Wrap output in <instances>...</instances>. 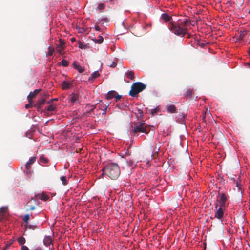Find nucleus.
<instances>
[{"label": "nucleus", "mask_w": 250, "mask_h": 250, "mask_svg": "<svg viewBox=\"0 0 250 250\" xmlns=\"http://www.w3.org/2000/svg\"><path fill=\"white\" fill-rule=\"evenodd\" d=\"M79 47L81 49H85L87 47V45L80 42L79 43Z\"/></svg>", "instance_id": "nucleus-38"}, {"label": "nucleus", "mask_w": 250, "mask_h": 250, "mask_svg": "<svg viewBox=\"0 0 250 250\" xmlns=\"http://www.w3.org/2000/svg\"><path fill=\"white\" fill-rule=\"evenodd\" d=\"M36 159V157H32L30 158L28 161L26 163L25 168L27 173L30 172L31 166L35 162Z\"/></svg>", "instance_id": "nucleus-13"}, {"label": "nucleus", "mask_w": 250, "mask_h": 250, "mask_svg": "<svg viewBox=\"0 0 250 250\" xmlns=\"http://www.w3.org/2000/svg\"><path fill=\"white\" fill-rule=\"evenodd\" d=\"M95 43H102L103 42L104 39L103 37L101 35L98 36L97 39H94V40Z\"/></svg>", "instance_id": "nucleus-29"}, {"label": "nucleus", "mask_w": 250, "mask_h": 250, "mask_svg": "<svg viewBox=\"0 0 250 250\" xmlns=\"http://www.w3.org/2000/svg\"><path fill=\"white\" fill-rule=\"evenodd\" d=\"M39 161L41 163L46 164L48 162V160L47 158L45 157L44 155H42L39 158Z\"/></svg>", "instance_id": "nucleus-28"}, {"label": "nucleus", "mask_w": 250, "mask_h": 250, "mask_svg": "<svg viewBox=\"0 0 250 250\" xmlns=\"http://www.w3.org/2000/svg\"><path fill=\"white\" fill-rule=\"evenodd\" d=\"M34 204H37V201L35 199L32 197L31 198V200L29 201L25 205V207L27 208L26 209V211H28L29 210H35L36 208Z\"/></svg>", "instance_id": "nucleus-8"}, {"label": "nucleus", "mask_w": 250, "mask_h": 250, "mask_svg": "<svg viewBox=\"0 0 250 250\" xmlns=\"http://www.w3.org/2000/svg\"><path fill=\"white\" fill-rule=\"evenodd\" d=\"M241 186V184L237 181L236 182V187L238 188L239 189H240Z\"/></svg>", "instance_id": "nucleus-49"}, {"label": "nucleus", "mask_w": 250, "mask_h": 250, "mask_svg": "<svg viewBox=\"0 0 250 250\" xmlns=\"http://www.w3.org/2000/svg\"><path fill=\"white\" fill-rule=\"evenodd\" d=\"M198 45L202 47H204L205 45V44L202 42H199Z\"/></svg>", "instance_id": "nucleus-50"}, {"label": "nucleus", "mask_w": 250, "mask_h": 250, "mask_svg": "<svg viewBox=\"0 0 250 250\" xmlns=\"http://www.w3.org/2000/svg\"><path fill=\"white\" fill-rule=\"evenodd\" d=\"M166 109L169 113H173L176 112V108L174 105L170 104L167 105Z\"/></svg>", "instance_id": "nucleus-19"}, {"label": "nucleus", "mask_w": 250, "mask_h": 250, "mask_svg": "<svg viewBox=\"0 0 250 250\" xmlns=\"http://www.w3.org/2000/svg\"><path fill=\"white\" fill-rule=\"evenodd\" d=\"M146 85L141 82H138L133 83L131 85L129 94L131 96L134 97L139 93L146 89Z\"/></svg>", "instance_id": "nucleus-4"}, {"label": "nucleus", "mask_w": 250, "mask_h": 250, "mask_svg": "<svg viewBox=\"0 0 250 250\" xmlns=\"http://www.w3.org/2000/svg\"><path fill=\"white\" fill-rule=\"evenodd\" d=\"M117 94V92L115 91H110L107 93L106 95V98L107 100H110L115 97Z\"/></svg>", "instance_id": "nucleus-22"}, {"label": "nucleus", "mask_w": 250, "mask_h": 250, "mask_svg": "<svg viewBox=\"0 0 250 250\" xmlns=\"http://www.w3.org/2000/svg\"><path fill=\"white\" fill-rule=\"evenodd\" d=\"M71 42H75V41H76V39H75V38H71Z\"/></svg>", "instance_id": "nucleus-52"}, {"label": "nucleus", "mask_w": 250, "mask_h": 250, "mask_svg": "<svg viewBox=\"0 0 250 250\" xmlns=\"http://www.w3.org/2000/svg\"><path fill=\"white\" fill-rule=\"evenodd\" d=\"M193 21H191L190 19H186L183 22L181 23V25L182 26L184 27H187V26H188L190 24L193 25L192 22H194Z\"/></svg>", "instance_id": "nucleus-16"}, {"label": "nucleus", "mask_w": 250, "mask_h": 250, "mask_svg": "<svg viewBox=\"0 0 250 250\" xmlns=\"http://www.w3.org/2000/svg\"><path fill=\"white\" fill-rule=\"evenodd\" d=\"M41 91V89H35L33 92H31L27 96V99L29 103H32V99L34 98Z\"/></svg>", "instance_id": "nucleus-12"}, {"label": "nucleus", "mask_w": 250, "mask_h": 250, "mask_svg": "<svg viewBox=\"0 0 250 250\" xmlns=\"http://www.w3.org/2000/svg\"><path fill=\"white\" fill-rule=\"evenodd\" d=\"M58 100V99L57 98H55V99H52L51 100H50V101H48L47 102V104H51L53 101H57Z\"/></svg>", "instance_id": "nucleus-46"}, {"label": "nucleus", "mask_w": 250, "mask_h": 250, "mask_svg": "<svg viewBox=\"0 0 250 250\" xmlns=\"http://www.w3.org/2000/svg\"><path fill=\"white\" fill-rule=\"evenodd\" d=\"M157 111H158V110H157L156 108L154 109H153V110H152L151 114H152V115H154L155 113H157Z\"/></svg>", "instance_id": "nucleus-48"}, {"label": "nucleus", "mask_w": 250, "mask_h": 250, "mask_svg": "<svg viewBox=\"0 0 250 250\" xmlns=\"http://www.w3.org/2000/svg\"><path fill=\"white\" fill-rule=\"evenodd\" d=\"M8 208L7 207H2L0 208V215H3V218L5 214L7 213Z\"/></svg>", "instance_id": "nucleus-26"}, {"label": "nucleus", "mask_w": 250, "mask_h": 250, "mask_svg": "<svg viewBox=\"0 0 250 250\" xmlns=\"http://www.w3.org/2000/svg\"><path fill=\"white\" fill-rule=\"evenodd\" d=\"M35 197H39V199L43 201H47L49 199L48 195L45 194L44 192H42L41 194L35 195Z\"/></svg>", "instance_id": "nucleus-20"}, {"label": "nucleus", "mask_w": 250, "mask_h": 250, "mask_svg": "<svg viewBox=\"0 0 250 250\" xmlns=\"http://www.w3.org/2000/svg\"><path fill=\"white\" fill-rule=\"evenodd\" d=\"M98 20H99V21H104L106 22H108V21H109V20L107 17H103V18H102L101 19H99Z\"/></svg>", "instance_id": "nucleus-40"}, {"label": "nucleus", "mask_w": 250, "mask_h": 250, "mask_svg": "<svg viewBox=\"0 0 250 250\" xmlns=\"http://www.w3.org/2000/svg\"><path fill=\"white\" fill-rule=\"evenodd\" d=\"M117 66V63L116 62H112L111 64L109 65V66L110 67L114 68Z\"/></svg>", "instance_id": "nucleus-44"}, {"label": "nucleus", "mask_w": 250, "mask_h": 250, "mask_svg": "<svg viewBox=\"0 0 250 250\" xmlns=\"http://www.w3.org/2000/svg\"><path fill=\"white\" fill-rule=\"evenodd\" d=\"M3 219V215H0V221H1Z\"/></svg>", "instance_id": "nucleus-54"}, {"label": "nucleus", "mask_w": 250, "mask_h": 250, "mask_svg": "<svg viewBox=\"0 0 250 250\" xmlns=\"http://www.w3.org/2000/svg\"><path fill=\"white\" fill-rule=\"evenodd\" d=\"M108 106H109V104L106 105V104H104L103 103H100L99 104L98 107L100 110L103 111V114H104L106 113V110H107V108L108 107Z\"/></svg>", "instance_id": "nucleus-18"}, {"label": "nucleus", "mask_w": 250, "mask_h": 250, "mask_svg": "<svg viewBox=\"0 0 250 250\" xmlns=\"http://www.w3.org/2000/svg\"><path fill=\"white\" fill-rule=\"evenodd\" d=\"M73 66L74 68L77 69L80 73H82L84 71V68L83 67L81 66L76 62H74Z\"/></svg>", "instance_id": "nucleus-21"}, {"label": "nucleus", "mask_w": 250, "mask_h": 250, "mask_svg": "<svg viewBox=\"0 0 250 250\" xmlns=\"http://www.w3.org/2000/svg\"><path fill=\"white\" fill-rule=\"evenodd\" d=\"M227 200L226 195L223 193H219L217 196V201L218 203L219 207L226 208V202Z\"/></svg>", "instance_id": "nucleus-6"}, {"label": "nucleus", "mask_w": 250, "mask_h": 250, "mask_svg": "<svg viewBox=\"0 0 250 250\" xmlns=\"http://www.w3.org/2000/svg\"><path fill=\"white\" fill-rule=\"evenodd\" d=\"M68 100L71 103H79L80 102L79 95L77 93H73L69 96Z\"/></svg>", "instance_id": "nucleus-9"}, {"label": "nucleus", "mask_w": 250, "mask_h": 250, "mask_svg": "<svg viewBox=\"0 0 250 250\" xmlns=\"http://www.w3.org/2000/svg\"><path fill=\"white\" fill-rule=\"evenodd\" d=\"M214 218L221 220L224 217L225 208L219 207L218 204H216L215 206Z\"/></svg>", "instance_id": "nucleus-5"}, {"label": "nucleus", "mask_w": 250, "mask_h": 250, "mask_svg": "<svg viewBox=\"0 0 250 250\" xmlns=\"http://www.w3.org/2000/svg\"><path fill=\"white\" fill-rule=\"evenodd\" d=\"M127 163H128V165L132 167L134 165V162L132 160H129V161H127Z\"/></svg>", "instance_id": "nucleus-41"}, {"label": "nucleus", "mask_w": 250, "mask_h": 250, "mask_svg": "<svg viewBox=\"0 0 250 250\" xmlns=\"http://www.w3.org/2000/svg\"><path fill=\"white\" fill-rule=\"evenodd\" d=\"M115 98L116 99V101H118L121 98V96L119 95H116V96H115Z\"/></svg>", "instance_id": "nucleus-45"}, {"label": "nucleus", "mask_w": 250, "mask_h": 250, "mask_svg": "<svg viewBox=\"0 0 250 250\" xmlns=\"http://www.w3.org/2000/svg\"><path fill=\"white\" fill-rule=\"evenodd\" d=\"M32 106V103L29 102V104H26L25 106V108L28 109Z\"/></svg>", "instance_id": "nucleus-42"}, {"label": "nucleus", "mask_w": 250, "mask_h": 250, "mask_svg": "<svg viewBox=\"0 0 250 250\" xmlns=\"http://www.w3.org/2000/svg\"><path fill=\"white\" fill-rule=\"evenodd\" d=\"M59 41L60 43L57 46L56 50L59 54H62L65 43L62 39H60Z\"/></svg>", "instance_id": "nucleus-11"}, {"label": "nucleus", "mask_w": 250, "mask_h": 250, "mask_svg": "<svg viewBox=\"0 0 250 250\" xmlns=\"http://www.w3.org/2000/svg\"><path fill=\"white\" fill-rule=\"evenodd\" d=\"M60 65H62L64 67H67L69 65L68 62L64 59H63L61 62H59Z\"/></svg>", "instance_id": "nucleus-31"}, {"label": "nucleus", "mask_w": 250, "mask_h": 250, "mask_svg": "<svg viewBox=\"0 0 250 250\" xmlns=\"http://www.w3.org/2000/svg\"><path fill=\"white\" fill-rule=\"evenodd\" d=\"M48 53L47 54V56H52L53 55V53L54 52V48L51 47V46H49L48 48Z\"/></svg>", "instance_id": "nucleus-34"}, {"label": "nucleus", "mask_w": 250, "mask_h": 250, "mask_svg": "<svg viewBox=\"0 0 250 250\" xmlns=\"http://www.w3.org/2000/svg\"><path fill=\"white\" fill-rule=\"evenodd\" d=\"M34 250H42L41 247H38Z\"/></svg>", "instance_id": "nucleus-51"}, {"label": "nucleus", "mask_w": 250, "mask_h": 250, "mask_svg": "<svg viewBox=\"0 0 250 250\" xmlns=\"http://www.w3.org/2000/svg\"><path fill=\"white\" fill-rule=\"evenodd\" d=\"M72 86V85L71 83L65 81H64L62 84V87L63 89H70Z\"/></svg>", "instance_id": "nucleus-17"}, {"label": "nucleus", "mask_w": 250, "mask_h": 250, "mask_svg": "<svg viewBox=\"0 0 250 250\" xmlns=\"http://www.w3.org/2000/svg\"><path fill=\"white\" fill-rule=\"evenodd\" d=\"M193 94V90L191 89H188L185 93V96L190 97Z\"/></svg>", "instance_id": "nucleus-33"}, {"label": "nucleus", "mask_w": 250, "mask_h": 250, "mask_svg": "<svg viewBox=\"0 0 250 250\" xmlns=\"http://www.w3.org/2000/svg\"><path fill=\"white\" fill-rule=\"evenodd\" d=\"M44 245L46 246H49L52 243V239L50 236H46L43 239Z\"/></svg>", "instance_id": "nucleus-24"}, {"label": "nucleus", "mask_w": 250, "mask_h": 250, "mask_svg": "<svg viewBox=\"0 0 250 250\" xmlns=\"http://www.w3.org/2000/svg\"><path fill=\"white\" fill-rule=\"evenodd\" d=\"M204 248L203 250H206V243H204Z\"/></svg>", "instance_id": "nucleus-53"}, {"label": "nucleus", "mask_w": 250, "mask_h": 250, "mask_svg": "<svg viewBox=\"0 0 250 250\" xmlns=\"http://www.w3.org/2000/svg\"><path fill=\"white\" fill-rule=\"evenodd\" d=\"M249 13L250 14V9L249 11Z\"/></svg>", "instance_id": "nucleus-56"}, {"label": "nucleus", "mask_w": 250, "mask_h": 250, "mask_svg": "<svg viewBox=\"0 0 250 250\" xmlns=\"http://www.w3.org/2000/svg\"><path fill=\"white\" fill-rule=\"evenodd\" d=\"M135 114L136 115V118L138 120L142 119L144 116L142 110L139 108L138 107L135 108Z\"/></svg>", "instance_id": "nucleus-14"}, {"label": "nucleus", "mask_w": 250, "mask_h": 250, "mask_svg": "<svg viewBox=\"0 0 250 250\" xmlns=\"http://www.w3.org/2000/svg\"><path fill=\"white\" fill-rule=\"evenodd\" d=\"M101 177L106 175L112 180L116 179L120 174V169L117 164L111 163L105 165L102 168Z\"/></svg>", "instance_id": "nucleus-1"}, {"label": "nucleus", "mask_w": 250, "mask_h": 250, "mask_svg": "<svg viewBox=\"0 0 250 250\" xmlns=\"http://www.w3.org/2000/svg\"><path fill=\"white\" fill-rule=\"evenodd\" d=\"M131 132L134 135L138 133L148 134L150 131L149 127L144 122H134L132 124Z\"/></svg>", "instance_id": "nucleus-2"}, {"label": "nucleus", "mask_w": 250, "mask_h": 250, "mask_svg": "<svg viewBox=\"0 0 250 250\" xmlns=\"http://www.w3.org/2000/svg\"><path fill=\"white\" fill-rule=\"evenodd\" d=\"M26 228L34 230L36 228V226L29 225L26 226Z\"/></svg>", "instance_id": "nucleus-39"}, {"label": "nucleus", "mask_w": 250, "mask_h": 250, "mask_svg": "<svg viewBox=\"0 0 250 250\" xmlns=\"http://www.w3.org/2000/svg\"><path fill=\"white\" fill-rule=\"evenodd\" d=\"M97 105V104H96V105H93L91 104H86V108H87L88 109L86 113H87L88 114H90L93 111V110L95 108L96 106Z\"/></svg>", "instance_id": "nucleus-23"}, {"label": "nucleus", "mask_w": 250, "mask_h": 250, "mask_svg": "<svg viewBox=\"0 0 250 250\" xmlns=\"http://www.w3.org/2000/svg\"><path fill=\"white\" fill-rule=\"evenodd\" d=\"M95 30L98 31H101V28L98 25H96L95 27Z\"/></svg>", "instance_id": "nucleus-47"}, {"label": "nucleus", "mask_w": 250, "mask_h": 250, "mask_svg": "<svg viewBox=\"0 0 250 250\" xmlns=\"http://www.w3.org/2000/svg\"><path fill=\"white\" fill-rule=\"evenodd\" d=\"M60 179L62 181V183L63 185L65 186L67 184V181L66 180V176H62L61 177Z\"/></svg>", "instance_id": "nucleus-35"}, {"label": "nucleus", "mask_w": 250, "mask_h": 250, "mask_svg": "<svg viewBox=\"0 0 250 250\" xmlns=\"http://www.w3.org/2000/svg\"><path fill=\"white\" fill-rule=\"evenodd\" d=\"M29 218H30V216H29V214H26L23 218V220L24 221V222L26 223V224H28L29 223Z\"/></svg>", "instance_id": "nucleus-36"}, {"label": "nucleus", "mask_w": 250, "mask_h": 250, "mask_svg": "<svg viewBox=\"0 0 250 250\" xmlns=\"http://www.w3.org/2000/svg\"><path fill=\"white\" fill-rule=\"evenodd\" d=\"M169 29L174 34L177 36L184 37L188 32V28L182 26L181 23L175 22H171L168 25Z\"/></svg>", "instance_id": "nucleus-3"}, {"label": "nucleus", "mask_w": 250, "mask_h": 250, "mask_svg": "<svg viewBox=\"0 0 250 250\" xmlns=\"http://www.w3.org/2000/svg\"><path fill=\"white\" fill-rule=\"evenodd\" d=\"M47 97V95H46L42 96L34 105V106L37 108H41L42 106L45 104Z\"/></svg>", "instance_id": "nucleus-10"}, {"label": "nucleus", "mask_w": 250, "mask_h": 250, "mask_svg": "<svg viewBox=\"0 0 250 250\" xmlns=\"http://www.w3.org/2000/svg\"><path fill=\"white\" fill-rule=\"evenodd\" d=\"M127 78L131 80H134V72L133 71H130L126 73Z\"/></svg>", "instance_id": "nucleus-27"}, {"label": "nucleus", "mask_w": 250, "mask_h": 250, "mask_svg": "<svg viewBox=\"0 0 250 250\" xmlns=\"http://www.w3.org/2000/svg\"><path fill=\"white\" fill-rule=\"evenodd\" d=\"M105 7V5L104 3H101L100 4H98V7H97V9L99 10H102L104 9Z\"/></svg>", "instance_id": "nucleus-37"}, {"label": "nucleus", "mask_w": 250, "mask_h": 250, "mask_svg": "<svg viewBox=\"0 0 250 250\" xmlns=\"http://www.w3.org/2000/svg\"><path fill=\"white\" fill-rule=\"evenodd\" d=\"M100 76V74L98 71H96L93 72L90 76L88 78V81L91 82H93L96 78Z\"/></svg>", "instance_id": "nucleus-15"}, {"label": "nucleus", "mask_w": 250, "mask_h": 250, "mask_svg": "<svg viewBox=\"0 0 250 250\" xmlns=\"http://www.w3.org/2000/svg\"><path fill=\"white\" fill-rule=\"evenodd\" d=\"M161 18L164 20L166 22L170 21L171 17L166 13H164L161 15Z\"/></svg>", "instance_id": "nucleus-25"}, {"label": "nucleus", "mask_w": 250, "mask_h": 250, "mask_svg": "<svg viewBox=\"0 0 250 250\" xmlns=\"http://www.w3.org/2000/svg\"><path fill=\"white\" fill-rule=\"evenodd\" d=\"M56 108V105L54 104H51L47 107V111H53L55 110Z\"/></svg>", "instance_id": "nucleus-32"}, {"label": "nucleus", "mask_w": 250, "mask_h": 250, "mask_svg": "<svg viewBox=\"0 0 250 250\" xmlns=\"http://www.w3.org/2000/svg\"><path fill=\"white\" fill-rule=\"evenodd\" d=\"M238 40L246 42L250 40V31L248 30L241 31Z\"/></svg>", "instance_id": "nucleus-7"}, {"label": "nucleus", "mask_w": 250, "mask_h": 250, "mask_svg": "<svg viewBox=\"0 0 250 250\" xmlns=\"http://www.w3.org/2000/svg\"><path fill=\"white\" fill-rule=\"evenodd\" d=\"M17 241L20 245H23L25 243V239L23 237L18 238Z\"/></svg>", "instance_id": "nucleus-30"}, {"label": "nucleus", "mask_w": 250, "mask_h": 250, "mask_svg": "<svg viewBox=\"0 0 250 250\" xmlns=\"http://www.w3.org/2000/svg\"><path fill=\"white\" fill-rule=\"evenodd\" d=\"M21 250H29L28 248L26 246H22L21 248Z\"/></svg>", "instance_id": "nucleus-43"}, {"label": "nucleus", "mask_w": 250, "mask_h": 250, "mask_svg": "<svg viewBox=\"0 0 250 250\" xmlns=\"http://www.w3.org/2000/svg\"><path fill=\"white\" fill-rule=\"evenodd\" d=\"M248 53L250 55V47L249 48Z\"/></svg>", "instance_id": "nucleus-55"}]
</instances>
